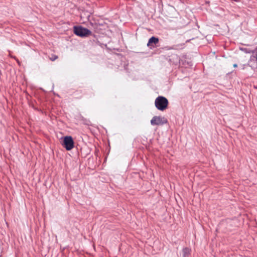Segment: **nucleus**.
Here are the masks:
<instances>
[{
	"instance_id": "f257e3e1",
	"label": "nucleus",
	"mask_w": 257,
	"mask_h": 257,
	"mask_svg": "<svg viewBox=\"0 0 257 257\" xmlns=\"http://www.w3.org/2000/svg\"><path fill=\"white\" fill-rule=\"evenodd\" d=\"M169 102L168 99L162 96L157 97L155 101V104L156 108L161 111L166 109L168 105Z\"/></svg>"
},
{
	"instance_id": "f03ea898",
	"label": "nucleus",
	"mask_w": 257,
	"mask_h": 257,
	"mask_svg": "<svg viewBox=\"0 0 257 257\" xmlns=\"http://www.w3.org/2000/svg\"><path fill=\"white\" fill-rule=\"evenodd\" d=\"M73 29L74 33L81 37H85L91 34V32L89 30L82 26H74Z\"/></svg>"
},
{
	"instance_id": "7ed1b4c3",
	"label": "nucleus",
	"mask_w": 257,
	"mask_h": 257,
	"mask_svg": "<svg viewBox=\"0 0 257 257\" xmlns=\"http://www.w3.org/2000/svg\"><path fill=\"white\" fill-rule=\"evenodd\" d=\"M74 141L72 137L65 136L63 138L62 145L66 149V150L70 151L74 148Z\"/></svg>"
},
{
	"instance_id": "20e7f679",
	"label": "nucleus",
	"mask_w": 257,
	"mask_h": 257,
	"mask_svg": "<svg viewBox=\"0 0 257 257\" xmlns=\"http://www.w3.org/2000/svg\"><path fill=\"white\" fill-rule=\"evenodd\" d=\"M167 123V119L161 116H153L151 120V124L152 125H162Z\"/></svg>"
},
{
	"instance_id": "39448f33",
	"label": "nucleus",
	"mask_w": 257,
	"mask_h": 257,
	"mask_svg": "<svg viewBox=\"0 0 257 257\" xmlns=\"http://www.w3.org/2000/svg\"><path fill=\"white\" fill-rule=\"evenodd\" d=\"M159 42V39L155 37H152L149 39L147 45L149 46L151 44L154 43L155 44H157Z\"/></svg>"
},
{
	"instance_id": "423d86ee",
	"label": "nucleus",
	"mask_w": 257,
	"mask_h": 257,
	"mask_svg": "<svg viewBox=\"0 0 257 257\" xmlns=\"http://www.w3.org/2000/svg\"><path fill=\"white\" fill-rule=\"evenodd\" d=\"M190 249L188 247H185L183 249V257H188L190 254Z\"/></svg>"
},
{
	"instance_id": "0eeeda50",
	"label": "nucleus",
	"mask_w": 257,
	"mask_h": 257,
	"mask_svg": "<svg viewBox=\"0 0 257 257\" xmlns=\"http://www.w3.org/2000/svg\"><path fill=\"white\" fill-rule=\"evenodd\" d=\"M58 58V57L57 56H53L52 57H51L50 59L51 61H54L55 60H56Z\"/></svg>"
},
{
	"instance_id": "6e6552de",
	"label": "nucleus",
	"mask_w": 257,
	"mask_h": 257,
	"mask_svg": "<svg viewBox=\"0 0 257 257\" xmlns=\"http://www.w3.org/2000/svg\"><path fill=\"white\" fill-rule=\"evenodd\" d=\"M237 66V64H234L233 65V67H236Z\"/></svg>"
}]
</instances>
